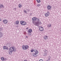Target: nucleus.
<instances>
[{
	"label": "nucleus",
	"mask_w": 61,
	"mask_h": 61,
	"mask_svg": "<svg viewBox=\"0 0 61 61\" xmlns=\"http://www.w3.org/2000/svg\"><path fill=\"white\" fill-rule=\"evenodd\" d=\"M16 49L14 47H11L9 49L10 51H9V54H11L12 52L14 51V52H15L16 51Z\"/></svg>",
	"instance_id": "obj_1"
},
{
	"label": "nucleus",
	"mask_w": 61,
	"mask_h": 61,
	"mask_svg": "<svg viewBox=\"0 0 61 61\" xmlns=\"http://www.w3.org/2000/svg\"><path fill=\"white\" fill-rule=\"evenodd\" d=\"M32 22L34 25L37 26H39V25L41 24V22L39 21L36 22L34 21H33Z\"/></svg>",
	"instance_id": "obj_2"
},
{
	"label": "nucleus",
	"mask_w": 61,
	"mask_h": 61,
	"mask_svg": "<svg viewBox=\"0 0 61 61\" xmlns=\"http://www.w3.org/2000/svg\"><path fill=\"white\" fill-rule=\"evenodd\" d=\"M22 48L24 50H26L28 48V46L27 45H26L25 46L24 45H23L22 46Z\"/></svg>",
	"instance_id": "obj_3"
},
{
	"label": "nucleus",
	"mask_w": 61,
	"mask_h": 61,
	"mask_svg": "<svg viewBox=\"0 0 61 61\" xmlns=\"http://www.w3.org/2000/svg\"><path fill=\"white\" fill-rule=\"evenodd\" d=\"M28 32L29 33H28V35L29 36H31V33L32 32V30L31 29H30L28 31Z\"/></svg>",
	"instance_id": "obj_4"
},
{
	"label": "nucleus",
	"mask_w": 61,
	"mask_h": 61,
	"mask_svg": "<svg viewBox=\"0 0 61 61\" xmlns=\"http://www.w3.org/2000/svg\"><path fill=\"white\" fill-rule=\"evenodd\" d=\"M20 24L21 25H26V22H25V21H20Z\"/></svg>",
	"instance_id": "obj_5"
},
{
	"label": "nucleus",
	"mask_w": 61,
	"mask_h": 61,
	"mask_svg": "<svg viewBox=\"0 0 61 61\" xmlns=\"http://www.w3.org/2000/svg\"><path fill=\"white\" fill-rule=\"evenodd\" d=\"M43 51L45 53V54L43 55L44 56H46L47 54V52H46V51H47V50H46V49H44Z\"/></svg>",
	"instance_id": "obj_6"
},
{
	"label": "nucleus",
	"mask_w": 61,
	"mask_h": 61,
	"mask_svg": "<svg viewBox=\"0 0 61 61\" xmlns=\"http://www.w3.org/2000/svg\"><path fill=\"white\" fill-rule=\"evenodd\" d=\"M49 12L48 11H47V13L45 14V16L46 17H47V16H49Z\"/></svg>",
	"instance_id": "obj_7"
},
{
	"label": "nucleus",
	"mask_w": 61,
	"mask_h": 61,
	"mask_svg": "<svg viewBox=\"0 0 61 61\" xmlns=\"http://www.w3.org/2000/svg\"><path fill=\"white\" fill-rule=\"evenodd\" d=\"M7 20H3V22L4 23V24H7Z\"/></svg>",
	"instance_id": "obj_8"
},
{
	"label": "nucleus",
	"mask_w": 61,
	"mask_h": 61,
	"mask_svg": "<svg viewBox=\"0 0 61 61\" xmlns=\"http://www.w3.org/2000/svg\"><path fill=\"white\" fill-rule=\"evenodd\" d=\"M34 52H35L36 54H38V51L36 50H34Z\"/></svg>",
	"instance_id": "obj_9"
},
{
	"label": "nucleus",
	"mask_w": 61,
	"mask_h": 61,
	"mask_svg": "<svg viewBox=\"0 0 61 61\" xmlns=\"http://www.w3.org/2000/svg\"><path fill=\"white\" fill-rule=\"evenodd\" d=\"M39 30L40 31H42L43 30V28L42 27H40V28H39Z\"/></svg>",
	"instance_id": "obj_10"
},
{
	"label": "nucleus",
	"mask_w": 61,
	"mask_h": 61,
	"mask_svg": "<svg viewBox=\"0 0 61 61\" xmlns=\"http://www.w3.org/2000/svg\"><path fill=\"white\" fill-rule=\"evenodd\" d=\"M32 19L33 20H34L35 21H36V18L34 17L32 18Z\"/></svg>",
	"instance_id": "obj_11"
},
{
	"label": "nucleus",
	"mask_w": 61,
	"mask_h": 61,
	"mask_svg": "<svg viewBox=\"0 0 61 61\" xmlns=\"http://www.w3.org/2000/svg\"><path fill=\"white\" fill-rule=\"evenodd\" d=\"M32 55L34 56H37V55L36 53H33Z\"/></svg>",
	"instance_id": "obj_12"
},
{
	"label": "nucleus",
	"mask_w": 61,
	"mask_h": 61,
	"mask_svg": "<svg viewBox=\"0 0 61 61\" xmlns=\"http://www.w3.org/2000/svg\"><path fill=\"white\" fill-rule=\"evenodd\" d=\"M2 36H3V33L0 32V38L2 37Z\"/></svg>",
	"instance_id": "obj_13"
},
{
	"label": "nucleus",
	"mask_w": 61,
	"mask_h": 61,
	"mask_svg": "<svg viewBox=\"0 0 61 61\" xmlns=\"http://www.w3.org/2000/svg\"><path fill=\"white\" fill-rule=\"evenodd\" d=\"M3 48L4 49H7V47L4 46L3 47Z\"/></svg>",
	"instance_id": "obj_14"
},
{
	"label": "nucleus",
	"mask_w": 61,
	"mask_h": 61,
	"mask_svg": "<svg viewBox=\"0 0 61 61\" xmlns=\"http://www.w3.org/2000/svg\"><path fill=\"white\" fill-rule=\"evenodd\" d=\"M19 24V21H17L15 23V25L16 24Z\"/></svg>",
	"instance_id": "obj_15"
},
{
	"label": "nucleus",
	"mask_w": 61,
	"mask_h": 61,
	"mask_svg": "<svg viewBox=\"0 0 61 61\" xmlns=\"http://www.w3.org/2000/svg\"><path fill=\"white\" fill-rule=\"evenodd\" d=\"M51 26V24H49L48 25L47 27H50Z\"/></svg>",
	"instance_id": "obj_16"
},
{
	"label": "nucleus",
	"mask_w": 61,
	"mask_h": 61,
	"mask_svg": "<svg viewBox=\"0 0 61 61\" xmlns=\"http://www.w3.org/2000/svg\"><path fill=\"white\" fill-rule=\"evenodd\" d=\"M44 38L45 39H46L47 38V36H45L44 37Z\"/></svg>",
	"instance_id": "obj_17"
},
{
	"label": "nucleus",
	"mask_w": 61,
	"mask_h": 61,
	"mask_svg": "<svg viewBox=\"0 0 61 61\" xmlns=\"http://www.w3.org/2000/svg\"><path fill=\"white\" fill-rule=\"evenodd\" d=\"M1 60H2V61H4V58L3 57H1Z\"/></svg>",
	"instance_id": "obj_18"
},
{
	"label": "nucleus",
	"mask_w": 61,
	"mask_h": 61,
	"mask_svg": "<svg viewBox=\"0 0 61 61\" xmlns=\"http://www.w3.org/2000/svg\"><path fill=\"white\" fill-rule=\"evenodd\" d=\"M19 7L20 8H21L22 7V5H21V4H20L19 5Z\"/></svg>",
	"instance_id": "obj_19"
},
{
	"label": "nucleus",
	"mask_w": 61,
	"mask_h": 61,
	"mask_svg": "<svg viewBox=\"0 0 61 61\" xmlns=\"http://www.w3.org/2000/svg\"><path fill=\"white\" fill-rule=\"evenodd\" d=\"M0 7H1V8L2 7H4V6L2 4H1L0 5Z\"/></svg>",
	"instance_id": "obj_20"
},
{
	"label": "nucleus",
	"mask_w": 61,
	"mask_h": 61,
	"mask_svg": "<svg viewBox=\"0 0 61 61\" xmlns=\"http://www.w3.org/2000/svg\"><path fill=\"white\" fill-rule=\"evenodd\" d=\"M47 8H51V6L50 5H48L47 6Z\"/></svg>",
	"instance_id": "obj_21"
},
{
	"label": "nucleus",
	"mask_w": 61,
	"mask_h": 61,
	"mask_svg": "<svg viewBox=\"0 0 61 61\" xmlns=\"http://www.w3.org/2000/svg\"><path fill=\"white\" fill-rule=\"evenodd\" d=\"M36 1L38 3H40V0H36Z\"/></svg>",
	"instance_id": "obj_22"
},
{
	"label": "nucleus",
	"mask_w": 61,
	"mask_h": 61,
	"mask_svg": "<svg viewBox=\"0 0 61 61\" xmlns=\"http://www.w3.org/2000/svg\"><path fill=\"white\" fill-rule=\"evenodd\" d=\"M36 21H39V19H38L37 18H36Z\"/></svg>",
	"instance_id": "obj_23"
},
{
	"label": "nucleus",
	"mask_w": 61,
	"mask_h": 61,
	"mask_svg": "<svg viewBox=\"0 0 61 61\" xmlns=\"http://www.w3.org/2000/svg\"><path fill=\"white\" fill-rule=\"evenodd\" d=\"M3 30V28H0V31H2Z\"/></svg>",
	"instance_id": "obj_24"
},
{
	"label": "nucleus",
	"mask_w": 61,
	"mask_h": 61,
	"mask_svg": "<svg viewBox=\"0 0 61 61\" xmlns=\"http://www.w3.org/2000/svg\"><path fill=\"white\" fill-rule=\"evenodd\" d=\"M34 50H33V49H31V52H33V51H34Z\"/></svg>",
	"instance_id": "obj_25"
},
{
	"label": "nucleus",
	"mask_w": 61,
	"mask_h": 61,
	"mask_svg": "<svg viewBox=\"0 0 61 61\" xmlns=\"http://www.w3.org/2000/svg\"><path fill=\"white\" fill-rule=\"evenodd\" d=\"M39 61H44L42 59H40L39 60Z\"/></svg>",
	"instance_id": "obj_26"
},
{
	"label": "nucleus",
	"mask_w": 61,
	"mask_h": 61,
	"mask_svg": "<svg viewBox=\"0 0 61 61\" xmlns=\"http://www.w3.org/2000/svg\"><path fill=\"white\" fill-rule=\"evenodd\" d=\"M7 60V59H6V58H5V59H4V60H5V61H6Z\"/></svg>",
	"instance_id": "obj_27"
},
{
	"label": "nucleus",
	"mask_w": 61,
	"mask_h": 61,
	"mask_svg": "<svg viewBox=\"0 0 61 61\" xmlns=\"http://www.w3.org/2000/svg\"><path fill=\"white\" fill-rule=\"evenodd\" d=\"M24 12H25V13H27V12H26V11L25 10L24 11Z\"/></svg>",
	"instance_id": "obj_28"
},
{
	"label": "nucleus",
	"mask_w": 61,
	"mask_h": 61,
	"mask_svg": "<svg viewBox=\"0 0 61 61\" xmlns=\"http://www.w3.org/2000/svg\"><path fill=\"white\" fill-rule=\"evenodd\" d=\"M47 8L48 10H50V8Z\"/></svg>",
	"instance_id": "obj_29"
},
{
	"label": "nucleus",
	"mask_w": 61,
	"mask_h": 61,
	"mask_svg": "<svg viewBox=\"0 0 61 61\" xmlns=\"http://www.w3.org/2000/svg\"><path fill=\"white\" fill-rule=\"evenodd\" d=\"M26 32H24V35H25L26 34Z\"/></svg>",
	"instance_id": "obj_30"
},
{
	"label": "nucleus",
	"mask_w": 61,
	"mask_h": 61,
	"mask_svg": "<svg viewBox=\"0 0 61 61\" xmlns=\"http://www.w3.org/2000/svg\"><path fill=\"white\" fill-rule=\"evenodd\" d=\"M26 29H28V27Z\"/></svg>",
	"instance_id": "obj_31"
},
{
	"label": "nucleus",
	"mask_w": 61,
	"mask_h": 61,
	"mask_svg": "<svg viewBox=\"0 0 61 61\" xmlns=\"http://www.w3.org/2000/svg\"><path fill=\"white\" fill-rule=\"evenodd\" d=\"M1 21V18H0V21Z\"/></svg>",
	"instance_id": "obj_32"
},
{
	"label": "nucleus",
	"mask_w": 61,
	"mask_h": 61,
	"mask_svg": "<svg viewBox=\"0 0 61 61\" xmlns=\"http://www.w3.org/2000/svg\"><path fill=\"white\" fill-rule=\"evenodd\" d=\"M26 38H27L28 37L27 36H26Z\"/></svg>",
	"instance_id": "obj_33"
},
{
	"label": "nucleus",
	"mask_w": 61,
	"mask_h": 61,
	"mask_svg": "<svg viewBox=\"0 0 61 61\" xmlns=\"http://www.w3.org/2000/svg\"><path fill=\"white\" fill-rule=\"evenodd\" d=\"M14 9H15V10L16 9L15 8Z\"/></svg>",
	"instance_id": "obj_34"
}]
</instances>
